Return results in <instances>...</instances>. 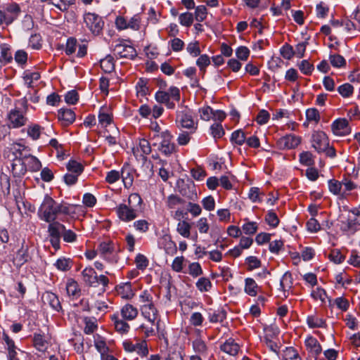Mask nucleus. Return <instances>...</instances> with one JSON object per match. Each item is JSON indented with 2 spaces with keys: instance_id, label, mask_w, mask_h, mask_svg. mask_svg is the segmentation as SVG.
<instances>
[{
  "instance_id": "f257e3e1",
  "label": "nucleus",
  "mask_w": 360,
  "mask_h": 360,
  "mask_svg": "<svg viewBox=\"0 0 360 360\" xmlns=\"http://www.w3.org/2000/svg\"><path fill=\"white\" fill-rule=\"evenodd\" d=\"M58 210V202L46 195L39 207L38 214L45 221L51 222L56 220Z\"/></svg>"
},
{
  "instance_id": "412c9836",
  "label": "nucleus",
  "mask_w": 360,
  "mask_h": 360,
  "mask_svg": "<svg viewBox=\"0 0 360 360\" xmlns=\"http://www.w3.org/2000/svg\"><path fill=\"white\" fill-rule=\"evenodd\" d=\"M109 108L103 105L100 108L98 113V121L99 123L105 127L110 124L112 122V115L109 112Z\"/></svg>"
},
{
  "instance_id": "69168bd1",
  "label": "nucleus",
  "mask_w": 360,
  "mask_h": 360,
  "mask_svg": "<svg viewBox=\"0 0 360 360\" xmlns=\"http://www.w3.org/2000/svg\"><path fill=\"white\" fill-rule=\"evenodd\" d=\"M193 201H190L187 204V212H190L193 217H196L201 214L202 209L201 207L197 204L193 202Z\"/></svg>"
},
{
  "instance_id": "6e6d98bb",
  "label": "nucleus",
  "mask_w": 360,
  "mask_h": 360,
  "mask_svg": "<svg viewBox=\"0 0 360 360\" xmlns=\"http://www.w3.org/2000/svg\"><path fill=\"white\" fill-rule=\"evenodd\" d=\"M210 130L211 134L214 139H219L225 134L223 127L220 123H214L211 125Z\"/></svg>"
},
{
  "instance_id": "f704fd0d",
  "label": "nucleus",
  "mask_w": 360,
  "mask_h": 360,
  "mask_svg": "<svg viewBox=\"0 0 360 360\" xmlns=\"http://www.w3.org/2000/svg\"><path fill=\"white\" fill-rule=\"evenodd\" d=\"M66 290L69 296H77L80 292V289L77 283L72 278L68 280L66 284Z\"/></svg>"
},
{
  "instance_id": "4468645a",
  "label": "nucleus",
  "mask_w": 360,
  "mask_h": 360,
  "mask_svg": "<svg viewBox=\"0 0 360 360\" xmlns=\"http://www.w3.org/2000/svg\"><path fill=\"white\" fill-rule=\"evenodd\" d=\"M176 121L179 122L181 126L186 129H195V123L193 120L192 114L189 109H185L177 112Z\"/></svg>"
},
{
  "instance_id": "39448f33",
  "label": "nucleus",
  "mask_w": 360,
  "mask_h": 360,
  "mask_svg": "<svg viewBox=\"0 0 360 360\" xmlns=\"http://www.w3.org/2000/svg\"><path fill=\"white\" fill-rule=\"evenodd\" d=\"M84 21L86 27L94 34H99L104 26V21L102 18L96 13H85Z\"/></svg>"
},
{
  "instance_id": "a18cd8bd",
  "label": "nucleus",
  "mask_w": 360,
  "mask_h": 360,
  "mask_svg": "<svg viewBox=\"0 0 360 360\" xmlns=\"http://www.w3.org/2000/svg\"><path fill=\"white\" fill-rule=\"evenodd\" d=\"M331 65L335 68H342L346 65V60L339 54H330L329 56Z\"/></svg>"
},
{
  "instance_id": "0e129e2a",
  "label": "nucleus",
  "mask_w": 360,
  "mask_h": 360,
  "mask_svg": "<svg viewBox=\"0 0 360 360\" xmlns=\"http://www.w3.org/2000/svg\"><path fill=\"white\" fill-rule=\"evenodd\" d=\"M188 273L193 277H197L203 274L201 266L198 262H193L189 264Z\"/></svg>"
},
{
  "instance_id": "2eb2a0df",
  "label": "nucleus",
  "mask_w": 360,
  "mask_h": 360,
  "mask_svg": "<svg viewBox=\"0 0 360 360\" xmlns=\"http://www.w3.org/2000/svg\"><path fill=\"white\" fill-rule=\"evenodd\" d=\"M30 259L31 256L29 254V247L27 245H25V241H23L21 248L16 252L13 263L15 266L20 267Z\"/></svg>"
},
{
  "instance_id": "5701e85b",
  "label": "nucleus",
  "mask_w": 360,
  "mask_h": 360,
  "mask_svg": "<svg viewBox=\"0 0 360 360\" xmlns=\"http://www.w3.org/2000/svg\"><path fill=\"white\" fill-rule=\"evenodd\" d=\"M121 315L124 319L133 320L138 315V310L133 305L127 304L121 309Z\"/></svg>"
},
{
  "instance_id": "9b49d317",
  "label": "nucleus",
  "mask_w": 360,
  "mask_h": 360,
  "mask_svg": "<svg viewBox=\"0 0 360 360\" xmlns=\"http://www.w3.org/2000/svg\"><path fill=\"white\" fill-rule=\"evenodd\" d=\"M137 210L129 207L126 204H120L116 208V212L120 219L130 221L137 217Z\"/></svg>"
},
{
  "instance_id": "aec40b11",
  "label": "nucleus",
  "mask_w": 360,
  "mask_h": 360,
  "mask_svg": "<svg viewBox=\"0 0 360 360\" xmlns=\"http://www.w3.org/2000/svg\"><path fill=\"white\" fill-rule=\"evenodd\" d=\"M305 345L309 349V352L316 356H319L321 353L322 348L321 345L318 340L312 336L306 339Z\"/></svg>"
},
{
  "instance_id": "a19ab883",
  "label": "nucleus",
  "mask_w": 360,
  "mask_h": 360,
  "mask_svg": "<svg viewBox=\"0 0 360 360\" xmlns=\"http://www.w3.org/2000/svg\"><path fill=\"white\" fill-rule=\"evenodd\" d=\"M196 287L200 292H207L212 287V284L209 278L205 277L200 278L196 282Z\"/></svg>"
},
{
  "instance_id": "c85d7f7f",
  "label": "nucleus",
  "mask_w": 360,
  "mask_h": 360,
  "mask_svg": "<svg viewBox=\"0 0 360 360\" xmlns=\"http://www.w3.org/2000/svg\"><path fill=\"white\" fill-rule=\"evenodd\" d=\"M112 320L114 321L115 327L117 331L122 333H125L129 331V325L124 321L120 319L117 315L114 314L112 316Z\"/></svg>"
},
{
  "instance_id": "a211bd4d",
  "label": "nucleus",
  "mask_w": 360,
  "mask_h": 360,
  "mask_svg": "<svg viewBox=\"0 0 360 360\" xmlns=\"http://www.w3.org/2000/svg\"><path fill=\"white\" fill-rule=\"evenodd\" d=\"M27 171L25 161H13L11 164V172L13 177L21 178Z\"/></svg>"
},
{
  "instance_id": "4be33fe9",
  "label": "nucleus",
  "mask_w": 360,
  "mask_h": 360,
  "mask_svg": "<svg viewBox=\"0 0 360 360\" xmlns=\"http://www.w3.org/2000/svg\"><path fill=\"white\" fill-rule=\"evenodd\" d=\"M220 349L230 355L235 356L238 352L239 345L230 338L220 346Z\"/></svg>"
},
{
  "instance_id": "2f4dec72",
  "label": "nucleus",
  "mask_w": 360,
  "mask_h": 360,
  "mask_svg": "<svg viewBox=\"0 0 360 360\" xmlns=\"http://www.w3.org/2000/svg\"><path fill=\"white\" fill-rule=\"evenodd\" d=\"M5 13L7 16L12 17L13 18V21L17 19L19 13H20V8L19 5L16 3H12L7 4L4 8Z\"/></svg>"
},
{
  "instance_id": "ddd939ff",
  "label": "nucleus",
  "mask_w": 360,
  "mask_h": 360,
  "mask_svg": "<svg viewBox=\"0 0 360 360\" xmlns=\"http://www.w3.org/2000/svg\"><path fill=\"white\" fill-rule=\"evenodd\" d=\"M10 150L13 156L12 161H25L27 160V157L30 156V153L25 152V150L29 151L30 149H28V147L21 143H16L13 144Z\"/></svg>"
},
{
  "instance_id": "20e7f679",
  "label": "nucleus",
  "mask_w": 360,
  "mask_h": 360,
  "mask_svg": "<svg viewBox=\"0 0 360 360\" xmlns=\"http://www.w3.org/2000/svg\"><path fill=\"white\" fill-rule=\"evenodd\" d=\"M119 43L113 48L114 54L120 58L134 59L137 56L136 49L131 45L124 42L130 41L129 39H119Z\"/></svg>"
},
{
  "instance_id": "7c9ffc66",
  "label": "nucleus",
  "mask_w": 360,
  "mask_h": 360,
  "mask_svg": "<svg viewBox=\"0 0 360 360\" xmlns=\"http://www.w3.org/2000/svg\"><path fill=\"white\" fill-rule=\"evenodd\" d=\"M191 224L183 220L177 224V232L184 238H189L191 235Z\"/></svg>"
},
{
  "instance_id": "cd10ccee",
  "label": "nucleus",
  "mask_w": 360,
  "mask_h": 360,
  "mask_svg": "<svg viewBox=\"0 0 360 360\" xmlns=\"http://www.w3.org/2000/svg\"><path fill=\"white\" fill-rule=\"evenodd\" d=\"M33 344L38 351L44 352L46 349L47 341L44 339L43 335L35 333L33 335Z\"/></svg>"
},
{
  "instance_id": "c03bdc74",
  "label": "nucleus",
  "mask_w": 360,
  "mask_h": 360,
  "mask_svg": "<svg viewBox=\"0 0 360 360\" xmlns=\"http://www.w3.org/2000/svg\"><path fill=\"white\" fill-rule=\"evenodd\" d=\"M185 202V199L174 194L169 195L167 200V205L169 209H173L176 205L184 204Z\"/></svg>"
},
{
  "instance_id": "3c124183",
  "label": "nucleus",
  "mask_w": 360,
  "mask_h": 360,
  "mask_svg": "<svg viewBox=\"0 0 360 360\" xmlns=\"http://www.w3.org/2000/svg\"><path fill=\"white\" fill-rule=\"evenodd\" d=\"M135 263L138 269L144 270L148 267L149 261L145 255L139 253L136 256Z\"/></svg>"
},
{
  "instance_id": "1a4fd4ad",
  "label": "nucleus",
  "mask_w": 360,
  "mask_h": 360,
  "mask_svg": "<svg viewBox=\"0 0 360 360\" xmlns=\"http://www.w3.org/2000/svg\"><path fill=\"white\" fill-rule=\"evenodd\" d=\"M8 128H19L26 124L27 118L23 115L20 110L15 108L8 113Z\"/></svg>"
},
{
  "instance_id": "a878e982",
  "label": "nucleus",
  "mask_w": 360,
  "mask_h": 360,
  "mask_svg": "<svg viewBox=\"0 0 360 360\" xmlns=\"http://www.w3.org/2000/svg\"><path fill=\"white\" fill-rule=\"evenodd\" d=\"M54 266L60 271H68L72 266V261L70 258L60 257L56 260Z\"/></svg>"
},
{
  "instance_id": "6ab92c4d",
  "label": "nucleus",
  "mask_w": 360,
  "mask_h": 360,
  "mask_svg": "<svg viewBox=\"0 0 360 360\" xmlns=\"http://www.w3.org/2000/svg\"><path fill=\"white\" fill-rule=\"evenodd\" d=\"M3 340L7 345L8 350V360H15L16 359V346L14 341L9 338L7 333L5 332L3 333Z\"/></svg>"
},
{
  "instance_id": "680f3d73",
  "label": "nucleus",
  "mask_w": 360,
  "mask_h": 360,
  "mask_svg": "<svg viewBox=\"0 0 360 360\" xmlns=\"http://www.w3.org/2000/svg\"><path fill=\"white\" fill-rule=\"evenodd\" d=\"M210 64V58L207 54H200V57L196 60V65L201 71L205 72V68Z\"/></svg>"
},
{
  "instance_id": "423d86ee",
  "label": "nucleus",
  "mask_w": 360,
  "mask_h": 360,
  "mask_svg": "<svg viewBox=\"0 0 360 360\" xmlns=\"http://www.w3.org/2000/svg\"><path fill=\"white\" fill-rule=\"evenodd\" d=\"M162 141L158 147V150L165 156H170L176 152V146L172 142V135L168 130L161 133Z\"/></svg>"
},
{
  "instance_id": "393cba45",
  "label": "nucleus",
  "mask_w": 360,
  "mask_h": 360,
  "mask_svg": "<svg viewBox=\"0 0 360 360\" xmlns=\"http://www.w3.org/2000/svg\"><path fill=\"white\" fill-rule=\"evenodd\" d=\"M83 279L86 283L92 285L97 278V274L94 269L91 267L85 268L82 272Z\"/></svg>"
},
{
  "instance_id": "f03ea898",
  "label": "nucleus",
  "mask_w": 360,
  "mask_h": 360,
  "mask_svg": "<svg viewBox=\"0 0 360 360\" xmlns=\"http://www.w3.org/2000/svg\"><path fill=\"white\" fill-rule=\"evenodd\" d=\"M176 189L182 197L188 200L195 202L198 199L195 185L190 179L187 180L179 179L176 181Z\"/></svg>"
},
{
  "instance_id": "dca6fc26",
  "label": "nucleus",
  "mask_w": 360,
  "mask_h": 360,
  "mask_svg": "<svg viewBox=\"0 0 360 360\" xmlns=\"http://www.w3.org/2000/svg\"><path fill=\"white\" fill-rule=\"evenodd\" d=\"M41 299L44 303L49 304L53 310L60 311L62 309L60 302L55 293L46 291L42 295Z\"/></svg>"
},
{
  "instance_id": "0eeeda50",
  "label": "nucleus",
  "mask_w": 360,
  "mask_h": 360,
  "mask_svg": "<svg viewBox=\"0 0 360 360\" xmlns=\"http://www.w3.org/2000/svg\"><path fill=\"white\" fill-rule=\"evenodd\" d=\"M312 147L319 153L325 152L329 146V141L326 133L321 131H314L311 136Z\"/></svg>"
},
{
  "instance_id": "7ed1b4c3",
  "label": "nucleus",
  "mask_w": 360,
  "mask_h": 360,
  "mask_svg": "<svg viewBox=\"0 0 360 360\" xmlns=\"http://www.w3.org/2000/svg\"><path fill=\"white\" fill-rule=\"evenodd\" d=\"M48 233L50 238L49 241L52 247L58 250L60 248V243L63 231H65V225L58 221L49 222Z\"/></svg>"
},
{
  "instance_id": "09e8293b",
  "label": "nucleus",
  "mask_w": 360,
  "mask_h": 360,
  "mask_svg": "<svg viewBox=\"0 0 360 360\" xmlns=\"http://www.w3.org/2000/svg\"><path fill=\"white\" fill-rule=\"evenodd\" d=\"M142 202V198L138 193H131L129 196L127 205L138 210V207L141 206Z\"/></svg>"
},
{
  "instance_id": "e2e57ef3",
  "label": "nucleus",
  "mask_w": 360,
  "mask_h": 360,
  "mask_svg": "<svg viewBox=\"0 0 360 360\" xmlns=\"http://www.w3.org/2000/svg\"><path fill=\"white\" fill-rule=\"evenodd\" d=\"M77 46V41L76 39L73 37L68 39L65 49V53L68 56L72 54L75 52Z\"/></svg>"
},
{
  "instance_id": "338daca9",
  "label": "nucleus",
  "mask_w": 360,
  "mask_h": 360,
  "mask_svg": "<svg viewBox=\"0 0 360 360\" xmlns=\"http://www.w3.org/2000/svg\"><path fill=\"white\" fill-rule=\"evenodd\" d=\"M195 8V19L198 22H202L207 17L206 7L205 6H198Z\"/></svg>"
},
{
  "instance_id": "37998d69",
  "label": "nucleus",
  "mask_w": 360,
  "mask_h": 360,
  "mask_svg": "<svg viewBox=\"0 0 360 360\" xmlns=\"http://www.w3.org/2000/svg\"><path fill=\"white\" fill-rule=\"evenodd\" d=\"M300 162L302 165L311 167L314 165L313 155L309 151H304L300 154Z\"/></svg>"
},
{
  "instance_id": "4d7b16f0",
  "label": "nucleus",
  "mask_w": 360,
  "mask_h": 360,
  "mask_svg": "<svg viewBox=\"0 0 360 360\" xmlns=\"http://www.w3.org/2000/svg\"><path fill=\"white\" fill-rule=\"evenodd\" d=\"M14 59L18 65L23 66L27 63V53L24 50H18L15 53Z\"/></svg>"
},
{
  "instance_id": "ea45409f",
  "label": "nucleus",
  "mask_w": 360,
  "mask_h": 360,
  "mask_svg": "<svg viewBox=\"0 0 360 360\" xmlns=\"http://www.w3.org/2000/svg\"><path fill=\"white\" fill-rule=\"evenodd\" d=\"M1 62L4 61L5 63H11L13 60L12 55L10 52V46L6 44H1Z\"/></svg>"
},
{
  "instance_id": "5fc2aeb1",
  "label": "nucleus",
  "mask_w": 360,
  "mask_h": 360,
  "mask_svg": "<svg viewBox=\"0 0 360 360\" xmlns=\"http://www.w3.org/2000/svg\"><path fill=\"white\" fill-rule=\"evenodd\" d=\"M43 128L39 124H33L28 127L27 129V134L33 139L37 140L40 137L41 130Z\"/></svg>"
},
{
  "instance_id": "603ef678",
  "label": "nucleus",
  "mask_w": 360,
  "mask_h": 360,
  "mask_svg": "<svg viewBox=\"0 0 360 360\" xmlns=\"http://www.w3.org/2000/svg\"><path fill=\"white\" fill-rule=\"evenodd\" d=\"M281 56L287 59L290 60L293 56L295 55V52L292 46L288 44H285L280 49Z\"/></svg>"
},
{
  "instance_id": "bf43d9fd",
  "label": "nucleus",
  "mask_w": 360,
  "mask_h": 360,
  "mask_svg": "<svg viewBox=\"0 0 360 360\" xmlns=\"http://www.w3.org/2000/svg\"><path fill=\"white\" fill-rule=\"evenodd\" d=\"M328 188L329 191L334 195H338L340 193L342 188V182L335 180L334 179L328 181Z\"/></svg>"
},
{
  "instance_id": "b1692460",
  "label": "nucleus",
  "mask_w": 360,
  "mask_h": 360,
  "mask_svg": "<svg viewBox=\"0 0 360 360\" xmlns=\"http://www.w3.org/2000/svg\"><path fill=\"white\" fill-rule=\"evenodd\" d=\"M120 177L122 179V181L125 188H129L132 186L134 181V177L131 174L130 168L127 166H124L122 169Z\"/></svg>"
},
{
  "instance_id": "49530a36",
  "label": "nucleus",
  "mask_w": 360,
  "mask_h": 360,
  "mask_svg": "<svg viewBox=\"0 0 360 360\" xmlns=\"http://www.w3.org/2000/svg\"><path fill=\"white\" fill-rule=\"evenodd\" d=\"M26 160H28L27 165L30 171L37 172L41 168V162L35 156L30 154V156L27 157Z\"/></svg>"
},
{
  "instance_id": "58836bf2",
  "label": "nucleus",
  "mask_w": 360,
  "mask_h": 360,
  "mask_svg": "<svg viewBox=\"0 0 360 360\" xmlns=\"http://www.w3.org/2000/svg\"><path fill=\"white\" fill-rule=\"evenodd\" d=\"M119 290L122 295V297L127 300L131 299L134 295L130 282H127L123 283L122 285H120Z\"/></svg>"
},
{
  "instance_id": "c9c22d12",
  "label": "nucleus",
  "mask_w": 360,
  "mask_h": 360,
  "mask_svg": "<svg viewBox=\"0 0 360 360\" xmlns=\"http://www.w3.org/2000/svg\"><path fill=\"white\" fill-rule=\"evenodd\" d=\"M246 140V136L244 131L242 129H238L234 131L231 134L230 141L237 145H243Z\"/></svg>"
},
{
  "instance_id": "c756f323",
  "label": "nucleus",
  "mask_w": 360,
  "mask_h": 360,
  "mask_svg": "<svg viewBox=\"0 0 360 360\" xmlns=\"http://www.w3.org/2000/svg\"><path fill=\"white\" fill-rule=\"evenodd\" d=\"M66 168L69 172L79 176L84 171L83 165L75 160H70L66 165Z\"/></svg>"
},
{
  "instance_id": "052dcab7",
  "label": "nucleus",
  "mask_w": 360,
  "mask_h": 360,
  "mask_svg": "<svg viewBox=\"0 0 360 360\" xmlns=\"http://www.w3.org/2000/svg\"><path fill=\"white\" fill-rule=\"evenodd\" d=\"M79 100V94L76 90H71L65 95V101L70 105H75Z\"/></svg>"
},
{
  "instance_id": "4c0bfd02",
  "label": "nucleus",
  "mask_w": 360,
  "mask_h": 360,
  "mask_svg": "<svg viewBox=\"0 0 360 360\" xmlns=\"http://www.w3.org/2000/svg\"><path fill=\"white\" fill-rule=\"evenodd\" d=\"M148 79L145 78H139L136 85V89L137 91V94L141 95V96H145L149 93V89L147 86Z\"/></svg>"
},
{
  "instance_id": "bb28decb",
  "label": "nucleus",
  "mask_w": 360,
  "mask_h": 360,
  "mask_svg": "<svg viewBox=\"0 0 360 360\" xmlns=\"http://www.w3.org/2000/svg\"><path fill=\"white\" fill-rule=\"evenodd\" d=\"M101 69L107 73L111 72L114 68V58L112 56L108 55L105 58L100 60Z\"/></svg>"
},
{
  "instance_id": "774afa93",
  "label": "nucleus",
  "mask_w": 360,
  "mask_h": 360,
  "mask_svg": "<svg viewBox=\"0 0 360 360\" xmlns=\"http://www.w3.org/2000/svg\"><path fill=\"white\" fill-rule=\"evenodd\" d=\"M243 230L247 235L255 234L258 229L257 224L254 221H249L243 225Z\"/></svg>"
},
{
  "instance_id": "e433bc0d",
  "label": "nucleus",
  "mask_w": 360,
  "mask_h": 360,
  "mask_svg": "<svg viewBox=\"0 0 360 360\" xmlns=\"http://www.w3.org/2000/svg\"><path fill=\"white\" fill-rule=\"evenodd\" d=\"M245 292L250 296H256L257 290L256 288L258 287L257 284L253 278H247L245 280Z\"/></svg>"
},
{
  "instance_id": "9d476101",
  "label": "nucleus",
  "mask_w": 360,
  "mask_h": 360,
  "mask_svg": "<svg viewBox=\"0 0 360 360\" xmlns=\"http://www.w3.org/2000/svg\"><path fill=\"white\" fill-rule=\"evenodd\" d=\"M97 251L108 262L111 263L117 262V259L115 256H112L115 251L114 243L112 241L101 242Z\"/></svg>"
},
{
  "instance_id": "f8f14e48",
  "label": "nucleus",
  "mask_w": 360,
  "mask_h": 360,
  "mask_svg": "<svg viewBox=\"0 0 360 360\" xmlns=\"http://www.w3.org/2000/svg\"><path fill=\"white\" fill-rule=\"evenodd\" d=\"M331 129L337 136H345L351 132L349 122L345 118H338L331 124Z\"/></svg>"
},
{
  "instance_id": "6e6552de",
  "label": "nucleus",
  "mask_w": 360,
  "mask_h": 360,
  "mask_svg": "<svg viewBox=\"0 0 360 360\" xmlns=\"http://www.w3.org/2000/svg\"><path fill=\"white\" fill-rule=\"evenodd\" d=\"M301 143V137L295 134H287L276 141V146L280 150L295 148Z\"/></svg>"
},
{
  "instance_id": "79ce46f5",
  "label": "nucleus",
  "mask_w": 360,
  "mask_h": 360,
  "mask_svg": "<svg viewBox=\"0 0 360 360\" xmlns=\"http://www.w3.org/2000/svg\"><path fill=\"white\" fill-rule=\"evenodd\" d=\"M265 221L273 228L278 226L280 220L274 210H269L265 217Z\"/></svg>"
},
{
  "instance_id": "473e14b6",
  "label": "nucleus",
  "mask_w": 360,
  "mask_h": 360,
  "mask_svg": "<svg viewBox=\"0 0 360 360\" xmlns=\"http://www.w3.org/2000/svg\"><path fill=\"white\" fill-rule=\"evenodd\" d=\"M307 323L310 328L326 327V323L324 319L314 316H309L307 319Z\"/></svg>"
},
{
  "instance_id": "13d9d810",
  "label": "nucleus",
  "mask_w": 360,
  "mask_h": 360,
  "mask_svg": "<svg viewBox=\"0 0 360 360\" xmlns=\"http://www.w3.org/2000/svg\"><path fill=\"white\" fill-rule=\"evenodd\" d=\"M246 264H248V270L252 271L259 268L262 265L261 261L255 256H249L245 259Z\"/></svg>"
},
{
  "instance_id": "72a5a7b5",
  "label": "nucleus",
  "mask_w": 360,
  "mask_h": 360,
  "mask_svg": "<svg viewBox=\"0 0 360 360\" xmlns=\"http://www.w3.org/2000/svg\"><path fill=\"white\" fill-rule=\"evenodd\" d=\"M226 318V311L219 309L212 313H209V320L212 323L222 322Z\"/></svg>"
},
{
  "instance_id": "864d4df0",
  "label": "nucleus",
  "mask_w": 360,
  "mask_h": 360,
  "mask_svg": "<svg viewBox=\"0 0 360 360\" xmlns=\"http://www.w3.org/2000/svg\"><path fill=\"white\" fill-rule=\"evenodd\" d=\"M298 66L300 71L305 75H310L314 69V65L307 60H302Z\"/></svg>"
},
{
  "instance_id": "f3484780",
  "label": "nucleus",
  "mask_w": 360,
  "mask_h": 360,
  "mask_svg": "<svg viewBox=\"0 0 360 360\" xmlns=\"http://www.w3.org/2000/svg\"><path fill=\"white\" fill-rule=\"evenodd\" d=\"M58 119L63 125L68 126L75 120V113L71 109L60 108L58 111Z\"/></svg>"
},
{
  "instance_id": "de8ad7c7",
  "label": "nucleus",
  "mask_w": 360,
  "mask_h": 360,
  "mask_svg": "<svg viewBox=\"0 0 360 360\" xmlns=\"http://www.w3.org/2000/svg\"><path fill=\"white\" fill-rule=\"evenodd\" d=\"M193 15L189 12H185L179 15V20L181 25L190 27L193 22Z\"/></svg>"
},
{
  "instance_id": "8fccbe9b",
  "label": "nucleus",
  "mask_w": 360,
  "mask_h": 360,
  "mask_svg": "<svg viewBox=\"0 0 360 360\" xmlns=\"http://www.w3.org/2000/svg\"><path fill=\"white\" fill-rule=\"evenodd\" d=\"M338 91L342 97L348 98L352 95L354 87L350 84L345 83L338 88Z\"/></svg>"
}]
</instances>
